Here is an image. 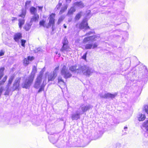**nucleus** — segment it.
I'll return each instance as SVG.
<instances>
[{"label": "nucleus", "instance_id": "47", "mask_svg": "<svg viewBox=\"0 0 148 148\" xmlns=\"http://www.w3.org/2000/svg\"><path fill=\"white\" fill-rule=\"evenodd\" d=\"M66 1L67 2H71V0H66Z\"/></svg>", "mask_w": 148, "mask_h": 148}, {"label": "nucleus", "instance_id": "40", "mask_svg": "<svg viewBox=\"0 0 148 148\" xmlns=\"http://www.w3.org/2000/svg\"><path fill=\"white\" fill-rule=\"evenodd\" d=\"M115 97V95L109 93V98H114Z\"/></svg>", "mask_w": 148, "mask_h": 148}, {"label": "nucleus", "instance_id": "20", "mask_svg": "<svg viewBox=\"0 0 148 148\" xmlns=\"http://www.w3.org/2000/svg\"><path fill=\"white\" fill-rule=\"evenodd\" d=\"M79 116V113L73 114L71 116V119L73 120H77L80 118Z\"/></svg>", "mask_w": 148, "mask_h": 148}, {"label": "nucleus", "instance_id": "36", "mask_svg": "<svg viewBox=\"0 0 148 148\" xmlns=\"http://www.w3.org/2000/svg\"><path fill=\"white\" fill-rule=\"evenodd\" d=\"M87 54V52H86L82 57V58L84 60L86 61V56Z\"/></svg>", "mask_w": 148, "mask_h": 148}, {"label": "nucleus", "instance_id": "9", "mask_svg": "<svg viewBox=\"0 0 148 148\" xmlns=\"http://www.w3.org/2000/svg\"><path fill=\"white\" fill-rule=\"evenodd\" d=\"M35 59V58L33 56H28L27 58H25L23 60V63L24 64L27 66L30 63L29 61H32Z\"/></svg>", "mask_w": 148, "mask_h": 148}, {"label": "nucleus", "instance_id": "16", "mask_svg": "<svg viewBox=\"0 0 148 148\" xmlns=\"http://www.w3.org/2000/svg\"><path fill=\"white\" fill-rule=\"evenodd\" d=\"M56 75L55 73L49 74L48 76V82H49L51 81H53L56 77Z\"/></svg>", "mask_w": 148, "mask_h": 148}, {"label": "nucleus", "instance_id": "35", "mask_svg": "<svg viewBox=\"0 0 148 148\" xmlns=\"http://www.w3.org/2000/svg\"><path fill=\"white\" fill-rule=\"evenodd\" d=\"M143 110L148 114V106L147 105L144 106Z\"/></svg>", "mask_w": 148, "mask_h": 148}, {"label": "nucleus", "instance_id": "11", "mask_svg": "<svg viewBox=\"0 0 148 148\" xmlns=\"http://www.w3.org/2000/svg\"><path fill=\"white\" fill-rule=\"evenodd\" d=\"M81 71L84 72L86 75H89L91 73L90 69L86 65L81 66Z\"/></svg>", "mask_w": 148, "mask_h": 148}, {"label": "nucleus", "instance_id": "28", "mask_svg": "<svg viewBox=\"0 0 148 148\" xmlns=\"http://www.w3.org/2000/svg\"><path fill=\"white\" fill-rule=\"evenodd\" d=\"M30 12L32 14H34L36 13L37 10L34 7H32L30 9Z\"/></svg>", "mask_w": 148, "mask_h": 148}, {"label": "nucleus", "instance_id": "46", "mask_svg": "<svg viewBox=\"0 0 148 148\" xmlns=\"http://www.w3.org/2000/svg\"><path fill=\"white\" fill-rule=\"evenodd\" d=\"M60 68V67L59 66H58L57 67H56L55 69V71H57L59 70Z\"/></svg>", "mask_w": 148, "mask_h": 148}, {"label": "nucleus", "instance_id": "15", "mask_svg": "<svg viewBox=\"0 0 148 148\" xmlns=\"http://www.w3.org/2000/svg\"><path fill=\"white\" fill-rule=\"evenodd\" d=\"M58 83L60 87L63 86H65L66 85L65 82L61 77H59L58 78Z\"/></svg>", "mask_w": 148, "mask_h": 148}, {"label": "nucleus", "instance_id": "17", "mask_svg": "<svg viewBox=\"0 0 148 148\" xmlns=\"http://www.w3.org/2000/svg\"><path fill=\"white\" fill-rule=\"evenodd\" d=\"M39 16L38 14L35 15L34 16H33L31 18L30 22L31 23H33L36 22L39 19Z\"/></svg>", "mask_w": 148, "mask_h": 148}, {"label": "nucleus", "instance_id": "14", "mask_svg": "<svg viewBox=\"0 0 148 148\" xmlns=\"http://www.w3.org/2000/svg\"><path fill=\"white\" fill-rule=\"evenodd\" d=\"M97 45L96 43H94L93 45L92 44L90 43L86 45L85 46V49H94L97 48Z\"/></svg>", "mask_w": 148, "mask_h": 148}, {"label": "nucleus", "instance_id": "45", "mask_svg": "<svg viewBox=\"0 0 148 148\" xmlns=\"http://www.w3.org/2000/svg\"><path fill=\"white\" fill-rule=\"evenodd\" d=\"M17 19V18L16 17H12V21H14L16 20Z\"/></svg>", "mask_w": 148, "mask_h": 148}, {"label": "nucleus", "instance_id": "30", "mask_svg": "<svg viewBox=\"0 0 148 148\" xmlns=\"http://www.w3.org/2000/svg\"><path fill=\"white\" fill-rule=\"evenodd\" d=\"M143 124L144 126L146 128L147 131L148 132V120L145 121Z\"/></svg>", "mask_w": 148, "mask_h": 148}, {"label": "nucleus", "instance_id": "39", "mask_svg": "<svg viewBox=\"0 0 148 148\" xmlns=\"http://www.w3.org/2000/svg\"><path fill=\"white\" fill-rule=\"evenodd\" d=\"M32 71L36 72L37 71V67L36 66H33V68H32Z\"/></svg>", "mask_w": 148, "mask_h": 148}, {"label": "nucleus", "instance_id": "5", "mask_svg": "<svg viewBox=\"0 0 148 148\" xmlns=\"http://www.w3.org/2000/svg\"><path fill=\"white\" fill-rule=\"evenodd\" d=\"M67 70L66 66L64 65L61 71V74L64 75V78L66 79L70 78L72 76V74L69 72H67Z\"/></svg>", "mask_w": 148, "mask_h": 148}, {"label": "nucleus", "instance_id": "6", "mask_svg": "<svg viewBox=\"0 0 148 148\" xmlns=\"http://www.w3.org/2000/svg\"><path fill=\"white\" fill-rule=\"evenodd\" d=\"M42 73L40 74L37 76L34 85V87L35 88L38 89L40 87L42 81Z\"/></svg>", "mask_w": 148, "mask_h": 148}, {"label": "nucleus", "instance_id": "34", "mask_svg": "<svg viewBox=\"0 0 148 148\" xmlns=\"http://www.w3.org/2000/svg\"><path fill=\"white\" fill-rule=\"evenodd\" d=\"M64 17L63 16H60L58 19V22L59 23L62 22L64 19Z\"/></svg>", "mask_w": 148, "mask_h": 148}, {"label": "nucleus", "instance_id": "1", "mask_svg": "<svg viewBox=\"0 0 148 148\" xmlns=\"http://www.w3.org/2000/svg\"><path fill=\"white\" fill-rule=\"evenodd\" d=\"M35 75L31 74L29 76L28 79H26L25 81L23 82L22 84V87L23 88L27 89L29 88L33 83Z\"/></svg>", "mask_w": 148, "mask_h": 148}, {"label": "nucleus", "instance_id": "33", "mask_svg": "<svg viewBox=\"0 0 148 148\" xmlns=\"http://www.w3.org/2000/svg\"><path fill=\"white\" fill-rule=\"evenodd\" d=\"M26 14V12L25 11L22 12L21 13L18 15L19 17H21L22 18H24Z\"/></svg>", "mask_w": 148, "mask_h": 148}, {"label": "nucleus", "instance_id": "24", "mask_svg": "<svg viewBox=\"0 0 148 148\" xmlns=\"http://www.w3.org/2000/svg\"><path fill=\"white\" fill-rule=\"evenodd\" d=\"M46 21L44 20H40L39 22V25L40 27H43L46 28Z\"/></svg>", "mask_w": 148, "mask_h": 148}, {"label": "nucleus", "instance_id": "4", "mask_svg": "<svg viewBox=\"0 0 148 148\" xmlns=\"http://www.w3.org/2000/svg\"><path fill=\"white\" fill-rule=\"evenodd\" d=\"M78 27L80 29H84L86 30L90 28L89 26L88 25L87 20L86 19L83 20L79 24Z\"/></svg>", "mask_w": 148, "mask_h": 148}, {"label": "nucleus", "instance_id": "49", "mask_svg": "<svg viewBox=\"0 0 148 148\" xmlns=\"http://www.w3.org/2000/svg\"><path fill=\"white\" fill-rule=\"evenodd\" d=\"M78 25V24L77 23V24H76V26H77Z\"/></svg>", "mask_w": 148, "mask_h": 148}, {"label": "nucleus", "instance_id": "25", "mask_svg": "<svg viewBox=\"0 0 148 148\" xmlns=\"http://www.w3.org/2000/svg\"><path fill=\"white\" fill-rule=\"evenodd\" d=\"M146 118L145 115L142 114L139 115V116L138 118V120L139 121H143L145 120Z\"/></svg>", "mask_w": 148, "mask_h": 148}, {"label": "nucleus", "instance_id": "32", "mask_svg": "<svg viewBox=\"0 0 148 148\" xmlns=\"http://www.w3.org/2000/svg\"><path fill=\"white\" fill-rule=\"evenodd\" d=\"M31 28V26L29 25H26L24 27V29L26 31H28Z\"/></svg>", "mask_w": 148, "mask_h": 148}, {"label": "nucleus", "instance_id": "21", "mask_svg": "<svg viewBox=\"0 0 148 148\" xmlns=\"http://www.w3.org/2000/svg\"><path fill=\"white\" fill-rule=\"evenodd\" d=\"M18 21V25L20 29H21L22 27V26L24 25L25 23V20L24 19H19Z\"/></svg>", "mask_w": 148, "mask_h": 148}, {"label": "nucleus", "instance_id": "41", "mask_svg": "<svg viewBox=\"0 0 148 148\" xmlns=\"http://www.w3.org/2000/svg\"><path fill=\"white\" fill-rule=\"evenodd\" d=\"M5 52L1 50L0 51V57L3 55L4 54Z\"/></svg>", "mask_w": 148, "mask_h": 148}, {"label": "nucleus", "instance_id": "8", "mask_svg": "<svg viewBox=\"0 0 148 148\" xmlns=\"http://www.w3.org/2000/svg\"><path fill=\"white\" fill-rule=\"evenodd\" d=\"M97 36L96 35L89 36L85 38L83 40V43L86 44L89 41H93L96 40L95 39L97 38Z\"/></svg>", "mask_w": 148, "mask_h": 148}, {"label": "nucleus", "instance_id": "37", "mask_svg": "<svg viewBox=\"0 0 148 148\" xmlns=\"http://www.w3.org/2000/svg\"><path fill=\"white\" fill-rule=\"evenodd\" d=\"M62 5V3H58V4L57 5L56 8L57 10L61 8V6Z\"/></svg>", "mask_w": 148, "mask_h": 148}, {"label": "nucleus", "instance_id": "19", "mask_svg": "<svg viewBox=\"0 0 148 148\" xmlns=\"http://www.w3.org/2000/svg\"><path fill=\"white\" fill-rule=\"evenodd\" d=\"M75 11L76 9L74 7H71L68 10L67 14L68 15H72Z\"/></svg>", "mask_w": 148, "mask_h": 148}, {"label": "nucleus", "instance_id": "18", "mask_svg": "<svg viewBox=\"0 0 148 148\" xmlns=\"http://www.w3.org/2000/svg\"><path fill=\"white\" fill-rule=\"evenodd\" d=\"M15 77V75H12L10 76V77L9 78L8 81V83L7 84V86H9L11 85L13 80L14 79Z\"/></svg>", "mask_w": 148, "mask_h": 148}, {"label": "nucleus", "instance_id": "7", "mask_svg": "<svg viewBox=\"0 0 148 148\" xmlns=\"http://www.w3.org/2000/svg\"><path fill=\"white\" fill-rule=\"evenodd\" d=\"M63 45L60 49V51L63 52L64 51H67V50L70 49L69 46L68 45V41L67 39L64 38L62 42Z\"/></svg>", "mask_w": 148, "mask_h": 148}, {"label": "nucleus", "instance_id": "29", "mask_svg": "<svg viewBox=\"0 0 148 148\" xmlns=\"http://www.w3.org/2000/svg\"><path fill=\"white\" fill-rule=\"evenodd\" d=\"M90 108L89 106H86L83 107L82 108V110L83 112H84L89 110Z\"/></svg>", "mask_w": 148, "mask_h": 148}, {"label": "nucleus", "instance_id": "13", "mask_svg": "<svg viewBox=\"0 0 148 148\" xmlns=\"http://www.w3.org/2000/svg\"><path fill=\"white\" fill-rule=\"evenodd\" d=\"M22 37V34L21 32L16 33L14 35L13 39L16 42H18Z\"/></svg>", "mask_w": 148, "mask_h": 148}, {"label": "nucleus", "instance_id": "51", "mask_svg": "<svg viewBox=\"0 0 148 148\" xmlns=\"http://www.w3.org/2000/svg\"><path fill=\"white\" fill-rule=\"evenodd\" d=\"M127 128V127H125L124 128Z\"/></svg>", "mask_w": 148, "mask_h": 148}, {"label": "nucleus", "instance_id": "48", "mask_svg": "<svg viewBox=\"0 0 148 148\" xmlns=\"http://www.w3.org/2000/svg\"><path fill=\"white\" fill-rule=\"evenodd\" d=\"M63 26L65 28H66L67 27L65 25V24H64Z\"/></svg>", "mask_w": 148, "mask_h": 148}, {"label": "nucleus", "instance_id": "27", "mask_svg": "<svg viewBox=\"0 0 148 148\" xmlns=\"http://www.w3.org/2000/svg\"><path fill=\"white\" fill-rule=\"evenodd\" d=\"M82 12H80L76 14L75 18V19L76 21H78L80 19L82 16Z\"/></svg>", "mask_w": 148, "mask_h": 148}, {"label": "nucleus", "instance_id": "26", "mask_svg": "<svg viewBox=\"0 0 148 148\" xmlns=\"http://www.w3.org/2000/svg\"><path fill=\"white\" fill-rule=\"evenodd\" d=\"M74 5H77L80 7L82 8H83L84 7V4L81 1L76 2L74 3Z\"/></svg>", "mask_w": 148, "mask_h": 148}, {"label": "nucleus", "instance_id": "22", "mask_svg": "<svg viewBox=\"0 0 148 148\" xmlns=\"http://www.w3.org/2000/svg\"><path fill=\"white\" fill-rule=\"evenodd\" d=\"M68 6L67 5H66L63 7L60 10L59 12V14H61L66 11L67 9Z\"/></svg>", "mask_w": 148, "mask_h": 148}, {"label": "nucleus", "instance_id": "2", "mask_svg": "<svg viewBox=\"0 0 148 148\" xmlns=\"http://www.w3.org/2000/svg\"><path fill=\"white\" fill-rule=\"evenodd\" d=\"M55 16L56 14L54 13H52L49 15V22L47 25L46 26V28H49L51 26H52L53 27L54 26Z\"/></svg>", "mask_w": 148, "mask_h": 148}, {"label": "nucleus", "instance_id": "12", "mask_svg": "<svg viewBox=\"0 0 148 148\" xmlns=\"http://www.w3.org/2000/svg\"><path fill=\"white\" fill-rule=\"evenodd\" d=\"M69 69L72 72H77L78 73L81 71V67H79L77 68V66L75 65L70 66L69 68Z\"/></svg>", "mask_w": 148, "mask_h": 148}, {"label": "nucleus", "instance_id": "38", "mask_svg": "<svg viewBox=\"0 0 148 148\" xmlns=\"http://www.w3.org/2000/svg\"><path fill=\"white\" fill-rule=\"evenodd\" d=\"M103 98H109V93L106 94L102 97Z\"/></svg>", "mask_w": 148, "mask_h": 148}, {"label": "nucleus", "instance_id": "50", "mask_svg": "<svg viewBox=\"0 0 148 148\" xmlns=\"http://www.w3.org/2000/svg\"><path fill=\"white\" fill-rule=\"evenodd\" d=\"M52 30L53 31V30H54V29L53 28H52Z\"/></svg>", "mask_w": 148, "mask_h": 148}, {"label": "nucleus", "instance_id": "42", "mask_svg": "<svg viewBox=\"0 0 148 148\" xmlns=\"http://www.w3.org/2000/svg\"><path fill=\"white\" fill-rule=\"evenodd\" d=\"M93 33V32H88L85 35H86V36H88V35H90V34H92Z\"/></svg>", "mask_w": 148, "mask_h": 148}, {"label": "nucleus", "instance_id": "31", "mask_svg": "<svg viewBox=\"0 0 148 148\" xmlns=\"http://www.w3.org/2000/svg\"><path fill=\"white\" fill-rule=\"evenodd\" d=\"M21 46L24 47H25V44L26 42V40L23 39H21Z\"/></svg>", "mask_w": 148, "mask_h": 148}, {"label": "nucleus", "instance_id": "10", "mask_svg": "<svg viewBox=\"0 0 148 148\" xmlns=\"http://www.w3.org/2000/svg\"><path fill=\"white\" fill-rule=\"evenodd\" d=\"M21 80V78L20 77L18 78L15 80L13 86L14 90H19Z\"/></svg>", "mask_w": 148, "mask_h": 148}, {"label": "nucleus", "instance_id": "3", "mask_svg": "<svg viewBox=\"0 0 148 148\" xmlns=\"http://www.w3.org/2000/svg\"><path fill=\"white\" fill-rule=\"evenodd\" d=\"M5 68L4 67H1L0 68V86L3 85L6 82L8 76L5 75L4 76L2 80H1V79L4 75L3 72L5 70Z\"/></svg>", "mask_w": 148, "mask_h": 148}, {"label": "nucleus", "instance_id": "23", "mask_svg": "<svg viewBox=\"0 0 148 148\" xmlns=\"http://www.w3.org/2000/svg\"><path fill=\"white\" fill-rule=\"evenodd\" d=\"M46 84L45 83V84L44 83V81L43 82L41 86H40V88L38 91V92H41L43 91L44 90V88L46 86Z\"/></svg>", "mask_w": 148, "mask_h": 148}, {"label": "nucleus", "instance_id": "44", "mask_svg": "<svg viewBox=\"0 0 148 148\" xmlns=\"http://www.w3.org/2000/svg\"><path fill=\"white\" fill-rule=\"evenodd\" d=\"M38 9L39 10H40L41 11H42V9L43 8V6H38Z\"/></svg>", "mask_w": 148, "mask_h": 148}, {"label": "nucleus", "instance_id": "43", "mask_svg": "<svg viewBox=\"0 0 148 148\" xmlns=\"http://www.w3.org/2000/svg\"><path fill=\"white\" fill-rule=\"evenodd\" d=\"M31 1H27L25 3V5L27 6V5H28L30 4L31 3Z\"/></svg>", "mask_w": 148, "mask_h": 148}]
</instances>
